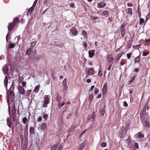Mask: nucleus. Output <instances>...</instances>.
I'll use <instances>...</instances> for the list:
<instances>
[{"label": "nucleus", "instance_id": "obj_20", "mask_svg": "<svg viewBox=\"0 0 150 150\" xmlns=\"http://www.w3.org/2000/svg\"><path fill=\"white\" fill-rule=\"evenodd\" d=\"M65 103L64 101L61 103H59L58 105V109H59L61 108L65 104Z\"/></svg>", "mask_w": 150, "mask_h": 150}, {"label": "nucleus", "instance_id": "obj_33", "mask_svg": "<svg viewBox=\"0 0 150 150\" xmlns=\"http://www.w3.org/2000/svg\"><path fill=\"white\" fill-rule=\"evenodd\" d=\"M95 116H96L95 114V113L94 112H93L92 114V117H91V119H92V120L93 121H94L95 118Z\"/></svg>", "mask_w": 150, "mask_h": 150}, {"label": "nucleus", "instance_id": "obj_4", "mask_svg": "<svg viewBox=\"0 0 150 150\" xmlns=\"http://www.w3.org/2000/svg\"><path fill=\"white\" fill-rule=\"evenodd\" d=\"M9 93L7 94V97L9 99L10 98H13L14 96V93L11 88L9 89Z\"/></svg>", "mask_w": 150, "mask_h": 150}, {"label": "nucleus", "instance_id": "obj_2", "mask_svg": "<svg viewBox=\"0 0 150 150\" xmlns=\"http://www.w3.org/2000/svg\"><path fill=\"white\" fill-rule=\"evenodd\" d=\"M140 119L144 125L147 127H149V123L147 121V118H144L143 115H141L140 117Z\"/></svg>", "mask_w": 150, "mask_h": 150}, {"label": "nucleus", "instance_id": "obj_55", "mask_svg": "<svg viewBox=\"0 0 150 150\" xmlns=\"http://www.w3.org/2000/svg\"><path fill=\"white\" fill-rule=\"evenodd\" d=\"M124 105L125 107H126L128 106V104L126 101H125L124 102Z\"/></svg>", "mask_w": 150, "mask_h": 150}, {"label": "nucleus", "instance_id": "obj_35", "mask_svg": "<svg viewBox=\"0 0 150 150\" xmlns=\"http://www.w3.org/2000/svg\"><path fill=\"white\" fill-rule=\"evenodd\" d=\"M15 44L14 43H12L10 44L9 46V48H13L15 46Z\"/></svg>", "mask_w": 150, "mask_h": 150}, {"label": "nucleus", "instance_id": "obj_64", "mask_svg": "<svg viewBox=\"0 0 150 150\" xmlns=\"http://www.w3.org/2000/svg\"><path fill=\"white\" fill-rule=\"evenodd\" d=\"M91 81V80L90 79H88L86 80V82L88 83H90Z\"/></svg>", "mask_w": 150, "mask_h": 150}, {"label": "nucleus", "instance_id": "obj_12", "mask_svg": "<svg viewBox=\"0 0 150 150\" xmlns=\"http://www.w3.org/2000/svg\"><path fill=\"white\" fill-rule=\"evenodd\" d=\"M71 31L74 36L76 35L78 33V30L75 28H73L71 30Z\"/></svg>", "mask_w": 150, "mask_h": 150}, {"label": "nucleus", "instance_id": "obj_11", "mask_svg": "<svg viewBox=\"0 0 150 150\" xmlns=\"http://www.w3.org/2000/svg\"><path fill=\"white\" fill-rule=\"evenodd\" d=\"M4 74H7L8 73V67L7 65H4L2 68Z\"/></svg>", "mask_w": 150, "mask_h": 150}, {"label": "nucleus", "instance_id": "obj_15", "mask_svg": "<svg viewBox=\"0 0 150 150\" xmlns=\"http://www.w3.org/2000/svg\"><path fill=\"white\" fill-rule=\"evenodd\" d=\"M8 81V77H7V76H5V79L4 80V86L6 89H7V87Z\"/></svg>", "mask_w": 150, "mask_h": 150}, {"label": "nucleus", "instance_id": "obj_45", "mask_svg": "<svg viewBox=\"0 0 150 150\" xmlns=\"http://www.w3.org/2000/svg\"><path fill=\"white\" fill-rule=\"evenodd\" d=\"M37 2H38V0H35L34 1V2L33 3V5L32 6V7H33L34 8H35V6H36V4L37 3Z\"/></svg>", "mask_w": 150, "mask_h": 150}, {"label": "nucleus", "instance_id": "obj_58", "mask_svg": "<svg viewBox=\"0 0 150 150\" xmlns=\"http://www.w3.org/2000/svg\"><path fill=\"white\" fill-rule=\"evenodd\" d=\"M127 6H132V4L131 3H130V2H129L127 3Z\"/></svg>", "mask_w": 150, "mask_h": 150}, {"label": "nucleus", "instance_id": "obj_19", "mask_svg": "<svg viewBox=\"0 0 150 150\" xmlns=\"http://www.w3.org/2000/svg\"><path fill=\"white\" fill-rule=\"evenodd\" d=\"M34 8V7L32 6L28 9L27 14V15H29L32 13L33 10Z\"/></svg>", "mask_w": 150, "mask_h": 150}, {"label": "nucleus", "instance_id": "obj_47", "mask_svg": "<svg viewBox=\"0 0 150 150\" xmlns=\"http://www.w3.org/2000/svg\"><path fill=\"white\" fill-rule=\"evenodd\" d=\"M105 112V110H104V109H103L101 111V112H100V114L102 115H103L104 114Z\"/></svg>", "mask_w": 150, "mask_h": 150}, {"label": "nucleus", "instance_id": "obj_38", "mask_svg": "<svg viewBox=\"0 0 150 150\" xmlns=\"http://www.w3.org/2000/svg\"><path fill=\"white\" fill-rule=\"evenodd\" d=\"M48 117V115L47 114H45L44 115L42 116L43 118L45 120H46L47 119Z\"/></svg>", "mask_w": 150, "mask_h": 150}, {"label": "nucleus", "instance_id": "obj_48", "mask_svg": "<svg viewBox=\"0 0 150 150\" xmlns=\"http://www.w3.org/2000/svg\"><path fill=\"white\" fill-rule=\"evenodd\" d=\"M94 88V85L92 86H91V88H90V89L89 90V91L90 92L92 91Z\"/></svg>", "mask_w": 150, "mask_h": 150}, {"label": "nucleus", "instance_id": "obj_61", "mask_svg": "<svg viewBox=\"0 0 150 150\" xmlns=\"http://www.w3.org/2000/svg\"><path fill=\"white\" fill-rule=\"evenodd\" d=\"M138 14L139 15V17H140L141 16V13L140 11V10H139L138 9Z\"/></svg>", "mask_w": 150, "mask_h": 150}, {"label": "nucleus", "instance_id": "obj_9", "mask_svg": "<svg viewBox=\"0 0 150 150\" xmlns=\"http://www.w3.org/2000/svg\"><path fill=\"white\" fill-rule=\"evenodd\" d=\"M107 91V85L106 83H105L103 88V94H105Z\"/></svg>", "mask_w": 150, "mask_h": 150}, {"label": "nucleus", "instance_id": "obj_5", "mask_svg": "<svg viewBox=\"0 0 150 150\" xmlns=\"http://www.w3.org/2000/svg\"><path fill=\"white\" fill-rule=\"evenodd\" d=\"M94 74V69L91 68L88 69L86 73V74L88 75H92Z\"/></svg>", "mask_w": 150, "mask_h": 150}, {"label": "nucleus", "instance_id": "obj_41", "mask_svg": "<svg viewBox=\"0 0 150 150\" xmlns=\"http://www.w3.org/2000/svg\"><path fill=\"white\" fill-rule=\"evenodd\" d=\"M145 112L144 111V110H142L141 112V114L140 115V116L141 115H143L144 118H145L146 117H145V115H144V114L145 113Z\"/></svg>", "mask_w": 150, "mask_h": 150}, {"label": "nucleus", "instance_id": "obj_13", "mask_svg": "<svg viewBox=\"0 0 150 150\" xmlns=\"http://www.w3.org/2000/svg\"><path fill=\"white\" fill-rule=\"evenodd\" d=\"M123 53L122 52L118 53L115 57V62L118 60L122 55Z\"/></svg>", "mask_w": 150, "mask_h": 150}, {"label": "nucleus", "instance_id": "obj_28", "mask_svg": "<svg viewBox=\"0 0 150 150\" xmlns=\"http://www.w3.org/2000/svg\"><path fill=\"white\" fill-rule=\"evenodd\" d=\"M138 136L139 137L142 138L144 137V134H142L141 132H139L137 134Z\"/></svg>", "mask_w": 150, "mask_h": 150}, {"label": "nucleus", "instance_id": "obj_8", "mask_svg": "<svg viewBox=\"0 0 150 150\" xmlns=\"http://www.w3.org/2000/svg\"><path fill=\"white\" fill-rule=\"evenodd\" d=\"M89 57L90 58L92 57L94 55L95 51L94 50H90L88 51Z\"/></svg>", "mask_w": 150, "mask_h": 150}, {"label": "nucleus", "instance_id": "obj_43", "mask_svg": "<svg viewBox=\"0 0 150 150\" xmlns=\"http://www.w3.org/2000/svg\"><path fill=\"white\" fill-rule=\"evenodd\" d=\"M131 54H132L131 52L127 54V58L128 59H130V58L131 57Z\"/></svg>", "mask_w": 150, "mask_h": 150}, {"label": "nucleus", "instance_id": "obj_6", "mask_svg": "<svg viewBox=\"0 0 150 150\" xmlns=\"http://www.w3.org/2000/svg\"><path fill=\"white\" fill-rule=\"evenodd\" d=\"M62 83L63 85L64 90L66 91L68 88V86L67 84V79H64L62 81Z\"/></svg>", "mask_w": 150, "mask_h": 150}, {"label": "nucleus", "instance_id": "obj_50", "mask_svg": "<svg viewBox=\"0 0 150 150\" xmlns=\"http://www.w3.org/2000/svg\"><path fill=\"white\" fill-rule=\"evenodd\" d=\"M83 45L84 47H86L87 46V43L86 42H83Z\"/></svg>", "mask_w": 150, "mask_h": 150}, {"label": "nucleus", "instance_id": "obj_51", "mask_svg": "<svg viewBox=\"0 0 150 150\" xmlns=\"http://www.w3.org/2000/svg\"><path fill=\"white\" fill-rule=\"evenodd\" d=\"M64 43H61L59 45H57V46H59L60 47H64Z\"/></svg>", "mask_w": 150, "mask_h": 150}, {"label": "nucleus", "instance_id": "obj_36", "mask_svg": "<svg viewBox=\"0 0 150 150\" xmlns=\"http://www.w3.org/2000/svg\"><path fill=\"white\" fill-rule=\"evenodd\" d=\"M98 74L100 76H101L103 75L102 70L100 69L99 70Z\"/></svg>", "mask_w": 150, "mask_h": 150}, {"label": "nucleus", "instance_id": "obj_27", "mask_svg": "<svg viewBox=\"0 0 150 150\" xmlns=\"http://www.w3.org/2000/svg\"><path fill=\"white\" fill-rule=\"evenodd\" d=\"M35 129L34 128L32 127H31L30 128V130L29 131L30 133H33L34 134H35Z\"/></svg>", "mask_w": 150, "mask_h": 150}, {"label": "nucleus", "instance_id": "obj_54", "mask_svg": "<svg viewBox=\"0 0 150 150\" xmlns=\"http://www.w3.org/2000/svg\"><path fill=\"white\" fill-rule=\"evenodd\" d=\"M112 66V63L110 64H109V66L108 67V70H110L111 69Z\"/></svg>", "mask_w": 150, "mask_h": 150}, {"label": "nucleus", "instance_id": "obj_60", "mask_svg": "<svg viewBox=\"0 0 150 150\" xmlns=\"http://www.w3.org/2000/svg\"><path fill=\"white\" fill-rule=\"evenodd\" d=\"M101 94H99L98 95V96L97 97V98H100L101 97Z\"/></svg>", "mask_w": 150, "mask_h": 150}, {"label": "nucleus", "instance_id": "obj_16", "mask_svg": "<svg viewBox=\"0 0 150 150\" xmlns=\"http://www.w3.org/2000/svg\"><path fill=\"white\" fill-rule=\"evenodd\" d=\"M105 6V4L103 2H100L98 4V7L99 8H103Z\"/></svg>", "mask_w": 150, "mask_h": 150}, {"label": "nucleus", "instance_id": "obj_59", "mask_svg": "<svg viewBox=\"0 0 150 150\" xmlns=\"http://www.w3.org/2000/svg\"><path fill=\"white\" fill-rule=\"evenodd\" d=\"M125 64V63L124 62L121 61L120 62V65L121 66H123V65Z\"/></svg>", "mask_w": 150, "mask_h": 150}, {"label": "nucleus", "instance_id": "obj_32", "mask_svg": "<svg viewBox=\"0 0 150 150\" xmlns=\"http://www.w3.org/2000/svg\"><path fill=\"white\" fill-rule=\"evenodd\" d=\"M22 121L24 124H25L27 123V119L26 117H24L22 119Z\"/></svg>", "mask_w": 150, "mask_h": 150}, {"label": "nucleus", "instance_id": "obj_7", "mask_svg": "<svg viewBox=\"0 0 150 150\" xmlns=\"http://www.w3.org/2000/svg\"><path fill=\"white\" fill-rule=\"evenodd\" d=\"M107 59L109 63H111L114 60V59L112 55L111 54H109L107 56Z\"/></svg>", "mask_w": 150, "mask_h": 150}, {"label": "nucleus", "instance_id": "obj_29", "mask_svg": "<svg viewBox=\"0 0 150 150\" xmlns=\"http://www.w3.org/2000/svg\"><path fill=\"white\" fill-rule=\"evenodd\" d=\"M32 49L31 48H30L28 49L26 52V54H28V55H29L30 53H31V51H32Z\"/></svg>", "mask_w": 150, "mask_h": 150}, {"label": "nucleus", "instance_id": "obj_37", "mask_svg": "<svg viewBox=\"0 0 150 150\" xmlns=\"http://www.w3.org/2000/svg\"><path fill=\"white\" fill-rule=\"evenodd\" d=\"M135 78V76H133V77H132L131 79L129 81V83H132L133 81L134 80Z\"/></svg>", "mask_w": 150, "mask_h": 150}, {"label": "nucleus", "instance_id": "obj_22", "mask_svg": "<svg viewBox=\"0 0 150 150\" xmlns=\"http://www.w3.org/2000/svg\"><path fill=\"white\" fill-rule=\"evenodd\" d=\"M19 91L22 94H23L25 91L24 89L21 86L19 89Z\"/></svg>", "mask_w": 150, "mask_h": 150}, {"label": "nucleus", "instance_id": "obj_57", "mask_svg": "<svg viewBox=\"0 0 150 150\" xmlns=\"http://www.w3.org/2000/svg\"><path fill=\"white\" fill-rule=\"evenodd\" d=\"M75 5L74 3L71 4L70 5V7L72 8H75Z\"/></svg>", "mask_w": 150, "mask_h": 150}, {"label": "nucleus", "instance_id": "obj_40", "mask_svg": "<svg viewBox=\"0 0 150 150\" xmlns=\"http://www.w3.org/2000/svg\"><path fill=\"white\" fill-rule=\"evenodd\" d=\"M107 145V144L105 142H103L101 144V146L102 147H105Z\"/></svg>", "mask_w": 150, "mask_h": 150}, {"label": "nucleus", "instance_id": "obj_21", "mask_svg": "<svg viewBox=\"0 0 150 150\" xmlns=\"http://www.w3.org/2000/svg\"><path fill=\"white\" fill-rule=\"evenodd\" d=\"M40 85H38L37 86H36L34 89L33 91L34 92L36 93H37L39 91V89L40 88Z\"/></svg>", "mask_w": 150, "mask_h": 150}, {"label": "nucleus", "instance_id": "obj_3", "mask_svg": "<svg viewBox=\"0 0 150 150\" xmlns=\"http://www.w3.org/2000/svg\"><path fill=\"white\" fill-rule=\"evenodd\" d=\"M11 114L12 115L13 119L14 120H15L16 118V110L15 104H14L12 106Z\"/></svg>", "mask_w": 150, "mask_h": 150}, {"label": "nucleus", "instance_id": "obj_1", "mask_svg": "<svg viewBox=\"0 0 150 150\" xmlns=\"http://www.w3.org/2000/svg\"><path fill=\"white\" fill-rule=\"evenodd\" d=\"M49 98L48 96L45 95L44 96V103L41 106L42 108H47V104L49 103Z\"/></svg>", "mask_w": 150, "mask_h": 150}, {"label": "nucleus", "instance_id": "obj_62", "mask_svg": "<svg viewBox=\"0 0 150 150\" xmlns=\"http://www.w3.org/2000/svg\"><path fill=\"white\" fill-rule=\"evenodd\" d=\"M139 69L138 68H136L135 69L134 71L138 72L139 71Z\"/></svg>", "mask_w": 150, "mask_h": 150}, {"label": "nucleus", "instance_id": "obj_56", "mask_svg": "<svg viewBox=\"0 0 150 150\" xmlns=\"http://www.w3.org/2000/svg\"><path fill=\"white\" fill-rule=\"evenodd\" d=\"M26 84V83L25 82V81H23L22 83V85L23 86L25 87V86Z\"/></svg>", "mask_w": 150, "mask_h": 150}, {"label": "nucleus", "instance_id": "obj_30", "mask_svg": "<svg viewBox=\"0 0 150 150\" xmlns=\"http://www.w3.org/2000/svg\"><path fill=\"white\" fill-rule=\"evenodd\" d=\"M93 95L92 93L90 95L89 97V102L90 103H91V102L92 99H93Z\"/></svg>", "mask_w": 150, "mask_h": 150}, {"label": "nucleus", "instance_id": "obj_26", "mask_svg": "<svg viewBox=\"0 0 150 150\" xmlns=\"http://www.w3.org/2000/svg\"><path fill=\"white\" fill-rule=\"evenodd\" d=\"M121 35L122 36H124L125 35V31L124 29V27H123V28L122 27L121 28Z\"/></svg>", "mask_w": 150, "mask_h": 150}, {"label": "nucleus", "instance_id": "obj_18", "mask_svg": "<svg viewBox=\"0 0 150 150\" xmlns=\"http://www.w3.org/2000/svg\"><path fill=\"white\" fill-rule=\"evenodd\" d=\"M61 146V145H59V144H56L54 145L51 148V150H55L58 147L59 148V147Z\"/></svg>", "mask_w": 150, "mask_h": 150}, {"label": "nucleus", "instance_id": "obj_44", "mask_svg": "<svg viewBox=\"0 0 150 150\" xmlns=\"http://www.w3.org/2000/svg\"><path fill=\"white\" fill-rule=\"evenodd\" d=\"M62 99V98L60 96H58L57 97V99L58 102L59 103L61 101Z\"/></svg>", "mask_w": 150, "mask_h": 150}, {"label": "nucleus", "instance_id": "obj_46", "mask_svg": "<svg viewBox=\"0 0 150 150\" xmlns=\"http://www.w3.org/2000/svg\"><path fill=\"white\" fill-rule=\"evenodd\" d=\"M98 89L97 88H95V94H97L98 93Z\"/></svg>", "mask_w": 150, "mask_h": 150}, {"label": "nucleus", "instance_id": "obj_14", "mask_svg": "<svg viewBox=\"0 0 150 150\" xmlns=\"http://www.w3.org/2000/svg\"><path fill=\"white\" fill-rule=\"evenodd\" d=\"M7 125L9 127L11 128V119L8 117L6 119Z\"/></svg>", "mask_w": 150, "mask_h": 150}, {"label": "nucleus", "instance_id": "obj_39", "mask_svg": "<svg viewBox=\"0 0 150 150\" xmlns=\"http://www.w3.org/2000/svg\"><path fill=\"white\" fill-rule=\"evenodd\" d=\"M149 51H147L146 52H143V56H146L149 54Z\"/></svg>", "mask_w": 150, "mask_h": 150}, {"label": "nucleus", "instance_id": "obj_63", "mask_svg": "<svg viewBox=\"0 0 150 150\" xmlns=\"http://www.w3.org/2000/svg\"><path fill=\"white\" fill-rule=\"evenodd\" d=\"M86 129H85L84 130H83L81 133V135H82L83 134H84L86 131Z\"/></svg>", "mask_w": 150, "mask_h": 150}, {"label": "nucleus", "instance_id": "obj_53", "mask_svg": "<svg viewBox=\"0 0 150 150\" xmlns=\"http://www.w3.org/2000/svg\"><path fill=\"white\" fill-rule=\"evenodd\" d=\"M40 58V56L38 55V56H36L35 57V60H37L39 59Z\"/></svg>", "mask_w": 150, "mask_h": 150}, {"label": "nucleus", "instance_id": "obj_17", "mask_svg": "<svg viewBox=\"0 0 150 150\" xmlns=\"http://www.w3.org/2000/svg\"><path fill=\"white\" fill-rule=\"evenodd\" d=\"M19 22V20L17 17H16L15 19L13 20V22L12 23L13 24V25H15L16 26H17V24Z\"/></svg>", "mask_w": 150, "mask_h": 150}, {"label": "nucleus", "instance_id": "obj_24", "mask_svg": "<svg viewBox=\"0 0 150 150\" xmlns=\"http://www.w3.org/2000/svg\"><path fill=\"white\" fill-rule=\"evenodd\" d=\"M47 126V125L45 123L42 124L41 126V129L42 131H44L46 127Z\"/></svg>", "mask_w": 150, "mask_h": 150}, {"label": "nucleus", "instance_id": "obj_10", "mask_svg": "<svg viewBox=\"0 0 150 150\" xmlns=\"http://www.w3.org/2000/svg\"><path fill=\"white\" fill-rule=\"evenodd\" d=\"M15 26H16L15 25H13V23H11L9 24L8 26V30L9 32H10L11 31L12 28H13Z\"/></svg>", "mask_w": 150, "mask_h": 150}, {"label": "nucleus", "instance_id": "obj_34", "mask_svg": "<svg viewBox=\"0 0 150 150\" xmlns=\"http://www.w3.org/2000/svg\"><path fill=\"white\" fill-rule=\"evenodd\" d=\"M144 21L143 18H140L139 19V24L140 25L143 24L144 22Z\"/></svg>", "mask_w": 150, "mask_h": 150}, {"label": "nucleus", "instance_id": "obj_23", "mask_svg": "<svg viewBox=\"0 0 150 150\" xmlns=\"http://www.w3.org/2000/svg\"><path fill=\"white\" fill-rule=\"evenodd\" d=\"M127 12L128 14H129L131 15H132L133 14L132 9L131 8H128Z\"/></svg>", "mask_w": 150, "mask_h": 150}, {"label": "nucleus", "instance_id": "obj_31", "mask_svg": "<svg viewBox=\"0 0 150 150\" xmlns=\"http://www.w3.org/2000/svg\"><path fill=\"white\" fill-rule=\"evenodd\" d=\"M82 34L83 35L84 37H86L87 33V32L85 30H83L82 32Z\"/></svg>", "mask_w": 150, "mask_h": 150}, {"label": "nucleus", "instance_id": "obj_52", "mask_svg": "<svg viewBox=\"0 0 150 150\" xmlns=\"http://www.w3.org/2000/svg\"><path fill=\"white\" fill-rule=\"evenodd\" d=\"M42 120V117L41 116L39 117L37 119V121L38 122L41 121Z\"/></svg>", "mask_w": 150, "mask_h": 150}, {"label": "nucleus", "instance_id": "obj_42", "mask_svg": "<svg viewBox=\"0 0 150 150\" xmlns=\"http://www.w3.org/2000/svg\"><path fill=\"white\" fill-rule=\"evenodd\" d=\"M109 12L107 10L104 11H103V13L104 15H107L108 13Z\"/></svg>", "mask_w": 150, "mask_h": 150}, {"label": "nucleus", "instance_id": "obj_25", "mask_svg": "<svg viewBox=\"0 0 150 150\" xmlns=\"http://www.w3.org/2000/svg\"><path fill=\"white\" fill-rule=\"evenodd\" d=\"M141 57L140 55L136 57L135 59V63L139 62L140 60Z\"/></svg>", "mask_w": 150, "mask_h": 150}, {"label": "nucleus", "instance_id": "obj_49", "mask_svg": "<svg viewBox=\"0 0 150 150\" xmlns=\"http://www.w3.org/2000/svg\"><path fill=\"white\" fill-rule=\"evenodd\" d=\"M135 146L136 149H138L139 148L138 144L137 143H135L134 144Z\"/></svg>", "mask_w": 150, "mask_h": 150}]
</instances>
